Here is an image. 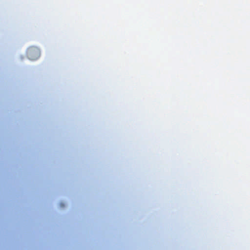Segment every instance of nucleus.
Returning a JSON list of instances; mask_svg holds the SVG:
<instances>
[{
	"label": "nucleus",
	"mask_w": 250,
	"mask_h": 250,
	"mask_svg": "<svg viewBox=\"0 0 250 250\" xmlns=\"http://www.w3.org/2000/svg\"><path fill=\"white\" fill-rule=\"evenodd\" d=\"M27 56L31 60H36L40 56L39 50L36 47H31L27 51Z\"/></svg>",
	"instance_id": "1"
},
{
	"label": "nucleus",
	"mask_w": 250,
	"mask_h": 250,
	"mask_svg": "<svg viewBox=\"0 0 250 250\" xmlns=\"http://www.w3.org/2000/svg\"><path fill=\"white\" fill-rule=\"evenodd\" d=\"M61 206L62 207H64V205L63 204H61Z\"/></svg>",
	"instance_id": "2"
}]
</instances>
